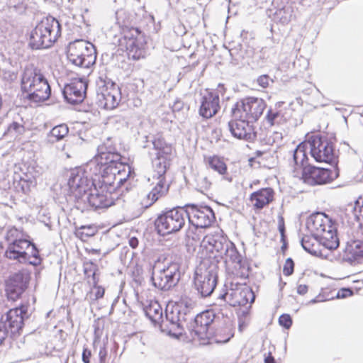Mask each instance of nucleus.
<instances>
[{
    "label": "nucleus",
    "mask_w": 363,
    "mask_h": 363,
    "mask_svg": "<svg viewBox=\"0 0 363 363\" xmlns=\"http://www.w3.org/2000/svg\"><path fill=\"white\" fill-rule=\"evenodd\" d=\"M97 232V228L94 225H82L76 230L75 235L81 240L85 242L95 235Z\"/></svg>",
    "instance_id": "4c0bfd02"
},
{
    "label": "nucleus",
    "mask_w": 363,
    "mask_h": 363,
    "mask_svg": "<svg viewBox=\"0 0 363 363\" xmlns=\"http://www.w3.org/2000/svg\"><path fill=\"white\" fill-rule=\"evenodd\" d=\"M279 230L280 233H281V235H284V223L283 219H281V223H279Z\"/></svg>",
    "instance_id": "13d9d810"
},
{
    "label": "nucleus",
    "mask_w": 363,
    "mask_h": 363,
    "mask_svg": "<svg viewBox=\"0 0 363 363\" xmlns=\"http://www.w3.org/2000/svg\"><path fill=\"white\" fill-rule=\"evenodd\" d=\"M169 334L174 337H179L180 335H182V332H179L177 333H172V332L169 331Z\"/></svg>",
    "instance_id": "bf43d9fd"
},
{
    "label": "nucleus",
    "mask_w": 363,
    "mask_h": 363,
    "mask_svg": "<svg viewBox=\"0 0 363 363\" xmlns=\"http://www.w3.org/2000/svg\"><path fill=\"white\" fill-rule=\"evenodd\" d=\"M187 218L186 206L174 208L160 214L155 220L157 232L162 235H168L180 230Z\"/></svg>",
    "instance_id": "9d476101"
},
{
    "label": "nucleus",
    "mask_w": 363,
    "mask_h": 363,
    "mask_svg": "<svg viewBox=\"0 0 363 363\" xmlns=\"http://www.w3.org/2000/svg\"><path fill=\"white\" fill-rule=\"evenodd\" d=\"M129 59L138 60L145 57V43L142 40L125 47Z\"/></svg>",
    "instance_id": "f704fd0d"
},
{
    "label": "nucleus",
    "mask_w": 363,
    "mask_h": 363,
    "mask_svg": "<svg viewBox=\"0 0 363 363\" xmlns=\"http://www.w3.org/2000/svg\"><path fill=\"white\" fill-rule=\"evenodd\" d=\"M8 242L5 256L9 259L19 262H28L37 266L41 263L39 251L35 245L30 241L21 238V232L16 228H10L5 236Z\"/></svg>",
    "instance_id": "39448f33"
},
{
    "label": "nucleus",
    "mask_w": 363,
    "mask_h": 363,
    "mask_svg": "<svg viewBox=\"0 0 363 363\" xmlns=\"http://www.w3.org/2000/svg\"><path fill=\"white\" fill-rule=\"evenodd\" d=\"M129 245L133 248H136L138 246L139 241L137 238L132 237L129 239Z\"/></svg>",
    "instance_id": "603ef678"
},
{
    "label": "nucleus",
    "mask_w": 363,
    "mask_h": 363,
    "mask_svg": "<svg viewBox=\"0 0 363 363\" xmlns=\"http://www.w3.org/2000/svg\"><path fill=\"white\" fill-rule=\"evenodd\" d=\"M294 167V177H298L308 185L314 186L330 184L339 177V169L323 168L308 164V156L304 146L298 145L294 151L293 155Z\"/></svg>",
    "instance_id": "f03ea898"
},
{
    "label": "nucleus",
    "mask_w": 363,
    "mask_h": 363,
    "mask_svg": "<svg viewBox=\"0 0 363 363\" xmlns=\"http://www.w3.org/2000/svg\"><path fill=\"white\" fill-rule=\"evenodd\" d=\"M247 323L245 320H243L242 318L239 319V330H240V331H242L243 329L247 326Z\"/></svg>",
    "instance_id": "6e6d98bb"
},
{
    "label": "nucleus",
    "mask_w": 363,
    "mask_h": 363,
    "mask_svg": "<svg viewBox=\"0 0 363 363\" xmlns=\"http://www.w3.org/2000/svg\"><path fill=\"white\" fill-rule=\"evenodd\" d=\"M67 58L76 66L89 68L96 62V51L92 43L84 40H76L68 45Z\"/></svg>",
    "instance_id": "1a4fd4ad"
},
{
    "label": "nucleus",
    "mask_w": 363,
    "mask_h": 363,
    "mask_svg": "<svg viewBox=\"0 0 363 363\" xmlns=\"http://www.w3.org/2000/svg\"><path fill=\"white\" fill-rule=\"evenodd\" d=\"M108 355V350L105 345L100 347L99 351V357L100 363H106V357Z\"/></svg>",
    "instance_id": "8fccbe9b"
},
{
    "label": "nucleus",
    "mask_w": 363,
    "mask_h": 363,
    "mask_svg": "<svg viewBox=\"0 0 363 363\" xmlns=\"http://www.w3.org/2000/svg\"><path fill=\"white\" fill-rule=\"evenodd\" d=\"M354 213L357 221L363 222V197L359 196L354 203Z\"/></svg>",
    "instance_id": "a19ab883"
},
{
    "label": "nucleus",
    "mask_w": 363,
    "mask_h": 363,
    "mask_svg": "<svg viewBox=\"0 0 363 363\" xmlns=\"http://www.w3.org/2000/svg\"><path fill=\"white\" fill-rule=\"evenodd\" d=\"M169 186L167 184L166 178L161 177L152 190L140 201L143 208H147L152 206L158 199L164 196L169 191Z\"/></svg>",
    "instance_id": "393cba45"
},
{
    "label": "nucleus",
    "mask_w": 363,
    "mask_h": 363,
    "mask_svg": "<svg viewBox=\"0 0 363 363\" xmlns=\"http://www.w3.org/2000/svg\"><path fill=\"white\" fill-rule=\"evenodd\" d=\"M201 249L206 256L217 262L223 260L225 263H237L240 272L235 273L236 277L242 279L248 278V269L241 265L240 256L235 246L218 233L206 235L201 242Z\"/></svg>",
    "instance_id": "7ed1b4c3"
},
{
    "label": "nucleus",
    "mask_w": 363,
    "mask_h": 363,
    "mask_svg": "<svg viewBox=\"0 0 363 363\" xmlns=\"http://www.w3.org/2000/svg\"><path fill=\"white\" fill-rule=\"evenodd\" d=\"M284 118V114L280 110L275 108H269L266 115V120L270 126H273L279 123Z\"/></svg>",
    "instance_id": "58836bf2"
},
{
    "label": "nucleus",
    "mask_w": 363,
    "mask_h": 363,
    "mask_svg": "<svg viewBox=\"0 0 363 363\" xmlns=\"http://www.w3.org/2000/svg\"><path fill=\"white\" fill-rule=\"evenodd\" d=\"M353 294L354 292L352 288H342L338 291L337 296L338 298H345L351 296Z\"/></svg>",
    "instance_id": "09e8293b"
},
{
    "label": "nucleus",
    "mask_w": 363,
    "mask_h": 363,
    "mask_svg": "<svg viewBox=\"0 0 363 363\" xmlns=\"http://www.w3.org/2000/svg\"><path fill=\"white\" fill-rule=\"evenodd\" d=\"M86 88L87 83L84 79H73L64 88L63 94L65 98L70 104H79L85 98Z\"/></svg>",
    "instance_id": "5701e85b"
},
{
    "label": "nucleus",
    "mask_w": 363,
    "mask_h": 363,
    "mask_svg": "<svg viewBox=\"0 0 363 363\" xmlns=\"http://www.w3.org/2000/svg\"><path fill=\"white\" fill-rule=\"evenodd\" d=\"M215 315L211 311H205L198 314L191 330L192 340L200 345L210 343L209 328L213 323Z\"/></svg>",
    "instance_id": "2eb2a0df"
},
{
    "label": "nucleus",
    "mask_w": 363,
    "mask_h": 363,
    "mask_svg": "<svg viewBox=\"0 0 363 363\" xmlns=\"http://www.w3.org/2000/svg\"><path fill=\"white\" fill-rule=\"evenodd\" d=\"M204 162L209 168L223 176L228 182L232 181L231 177H227L228 167L223 157L216 155L206 156L204 157Z\"/></svg>",
    "instance_id": "c85d7f7f"
},
{
    "label": "nucleus",
    "mask_w": 363,
    "mask_h": 363,
    "mask_svg": "<svg viewBox=\"0 0 363 363\" xmlns=\"http://www.w3.org/2000/svg\"><path fill=\"white\" fill-rule=\"evenodd\" d=\"M26 313V309L23 306L10 309L1 318V330H4L6 337L10 333L15 334L18 333L23 326V316Z\"/></svg>",
    "instance_id": "6ab92c4d"
},
{
    "label": "nucleus",
    "mask_w": 363,
    "mask_h": 363,
    "mask_svg": "<svg viewBox=\"0 0 363 363\" xmlns=\"http://www.w3.org/2000/svg\"><path fill=\"white\" fill-rule=\"evenodd\" d=\"M275 195L273 188H261L250 194L249 205L255 213H259L274 201Z\"/></svg>",
    "instance_id": "aec40b11"
},
{
    "label": "nucleus",
    "mask_w": 363,
    "mask_h": 363,
    "mask_svg": "<svg viewBox=\"0 0 363 363\" xmlns=\"http://www.w3.org/2000/svg\"><path fill=\"white\" fill-rule=\"evenodd\" d=\"M301 245L303 249L310 254L316 257H323L325 256L321 246L323 247L318 238L311 234L305 235L301 240Z\"/></svg>",
    "instance_id": "c756f323"
},
{
    "label": "nucleus",
    "mask_w": 363,
    "mask_h": 363,
    "mask_svg": "<svg viewBox=\"0 0 363 363\" xmlns=\"http://www.w3.org/2000/svg\"><path fill=\"white\" fill-rule=\"evenodd\" d=\"M170 161L171 157L156 156L153 161V169L158 179L165 177L164 175L170 167Z\"/></svg>",
    "instance_id": "72a5a7b5"
},
{
    "label": "nucleus",
    "mask_w": 363,
    "mask_h": 363,
    "mask_svg": "<svg viewBox=\"0 0 363 363\" xmlns=\"http://www.w3.org/2000/svg\"><path fill=\"white\" fill-rule=\"evenodd\" d=\"M292 318L289 314H282L279 318V323L286 329H289L292 325Z\"/></svg>",
    "instance_id": "c03bdc74"
},
{
    "label": "nucleus",
    "mask_w": 363,
    "mask_h": 363,
    "mask_svg": "<svg viewBox=\"0 0 363 363\" xmlns=\"http://www.w3.org/2000/svg\"><path fill=\"white\" fill-rule=\"evenodd\" d=\"M226 291L219 298L233 307L246 306L254 302L255 296L246 284H239L235 280L225 285Z\"/></svg>",
    "instance_id": "f8f14e48"
},
{
    "label": "nucleus",
    "mask_w": 363,
    "mask_h": 363,
    "mask_svg": "<svg viewBox=\"0 0 363 363\" xmlns=\"http://www.w3.org/2000/svg\"><path fill=\"white\" fill-rule=\"evenodd\" d=\"M178 274L177 264L171 263L167 267L153 273L152 278L153 284L158 289L167 290L174 285Z\"/></svg>",
    "instance_id": "412c9836"
},
{
    "label": "nucleus",
    "mask_w": 363,
    "mask_h": 363,
    "mask_svg": "<svg viewBox=\"0 0 363 363\" xmlns=\"http://www.w3.org/2000/svg\"><path fill=\"white\" fill-rule=\"evenodd\" d=\"M97 89L99 106L106 110H113L121 101L119 86L111 79H100Z\"/></svg>",
    "instance_id": "ddd939ff"
},
{
    "label": "nucleus",
    "mask_w": 363,
    "mask_h": 363,
    "mask_svg": "<svg viewBox=\"0 0 363 363\" xmlns=\"http://www.w3.org/2000/svg\"><path fill=\"white\" fill-rule=\"evenodd\" d=\"M264 363H275L274 358L271 354H269L265 358Z\"/></svg>",
    "instance_id": "4d7b16f0"
},
{
    "label": "nucleus",
    "mask_w": 363,
    "mask_h": 363,
    "mask_svg": "<svg viewBox=\"0 0 363 363\" xmlns=\"http://www.w3.org/2000/svg\"><path fill=\"white\" fill-rule=\"evenodd\" d=\"M30 274L19 271L8 277L5 281V293L7 298L13 301L19 299L28 286Z\"/></svg>",
    "instance_id": "dca6fc26"
},
{
    "label": "nucleus",
    "mask_w": 363,
    "mask_h": 363,
    "mask_svg": "<svg viewBox=\"0 0 363 363\" xmlns=\"http://www.w3.org/2000/svg\"><path fill=\"white\" fill-rule=\"evenodd\" d=\"M351 288L353 290L354 294L363 296V280L354 281Z\"/></svg>",
    "instance_id": "49530a36"
},
{
    "label": "nucleus",
    "mask_w": 363,
    "mask_h": 363,
    "mask_svg": "<svg viewBox=\"0 0 363 363\" xmlns=\"http://www.w3.org/2000/svg\"><path fill=\"white\" fill-rule=\"evenodd\" d=\"M86 252L89 255H100L101 254V250L100 249H88L86 248Z\"/></svg>",
    "instance_id": "5fc2aeb1"
},
{
    "label": "nucleus",
    "mask_w": 363,
    "mask_h": 363,
    "mask_svg": "<svg viewBox=\"0 0 363 363\" xmlns=\"http://www.w3.org/2000/svg\"><path fill=\"white\" fill-rule=\"evenodd\" d=\"M144 310L146 315L155 325H160L162 321V308L157 301H150V303L145 306Z\"/></svg>",
    "instance_id": "7c9ffc66"
},
{
    "label": "nucleus",
    "mask_w": 363,
    "mask_h": 363,
    "mask_svg": "<svg viewBox=\"0 0 363 363\" xmlns=\"http://www.w3.org/2000/svg\"><path fill=\"white\" fill-rule=\"evenodd\" d=\"M220 108V99L217 92L208 91L201 98L199 115L208 119L217 114Z\"/></svg>",
    "instance_id": "b1692460"
},
{
    "label": "nucleus",
    "mask_w": 363,
    "mask_h": 363,
    "mask_svg": "<svg viewBox=\"0 0 363 363\" xmlns=\"http://www.w3.org/2000/svg\"><path fill=\"white\" fill-rule=\"evenodd\" d=\"M308 291L307 286L304 284H301L297 287V292L299 294L303 295Z\"/></svg>",
    "instance_id": "864d4df0"
},
{
    "label": "nucleus",
    "mask_w": 363,
    "mask_h": 363,
    "mask_svg": "<svg viewBox=\"0 0 363 363\" xmlns=\"http://www.w3.org/2000/svg\"><path fill=\"white\" fill-rule=\"evenodd\" d=\"M93 286L86 294V298L89 300L90 303H93L99 299L102 298L105 294V288L99 285V278L94 271L92 274Z\"/></svg>",
    "instance_id": "473e14b6"
},
{
    "label": "nucleus",
    "mask_w": 363,
    "mask_h": 363,
    "mask_svg": "<svg viewBox=\"0 0 363 363\" xmlns=\"http://www.w3.org/2000/svg\"><path fill=\"white\" fill-rule=\"evenodd\" d=\"M91 162L95 164L99 172L92 179V184L96 186H104L115 191L128 177L121 154L104 151V147L98 149V152Z\"/></svg>",
    "instance_id": "f257e3e1"
},
{
    "label": "nucleus",
    "mask_w": 363,
    "mask_h": 363,
    "mask_svg": "<svg viewBox=\"0 0 363 363\" xmlns=\"http://www.w3.org/2000/svg\"><path fill=\"white\" fill-rule=\"evenodd\" d=\"M202 232L201 228L195 227V230H190L188 233V238H191L193 240L198 242L201 240Z\"/></svg>",
    "instance_id": "de8ad7c7"
},
{
    "label": "nucleus",
    "mask_w": 363,
    "mask_h": 363,
    "mask_svg": "<svg viewBox=\"0 0 363 363\" xmlns=\"http://www.w3.org/2000/svg\"><path fill=\"white\" fill-rule=\"evenodd\" d=\"M187 218L197 228H206L211 225L216 217L213 210L206 206L186 205Z\"/></svg>",
    "instance_id": "f3484780"
},
{
    "label": "nucleus",
    "mask_w": 363,
    "mask_h": 363,
    "mask_svg": "<svg viewBox=\"0 0 363 363\" xmlns=\"http://www.w3.org/2000/svg\"><path fill=\"white\" fill-rule=\"evenodd\" d=\"M233 336L231 330L224 328L217 330L215 335L216 342L224 343L228 342Z\"/></svg>",
    "instance_id": "ea45409f"
},
{
    "label": "nucleus",
    "mask_w": 363,
    "mask_h": 363,
    "mask_svg": "<svg viewBox=\"0 0 363 363\" xmlns=\"http://www.w3.org/2000/svg\"><path fill=\"white\" fill-rule=\"evenodd\" d=\"M69 133V128L66 124L55 126L48 134V140L50 143H57L62 140Z\"/></svg>",
    "instance_id": "c9c22d12"
},
{
    "label": "nucleus",
    "mask_w": 363,
    "mask_h": 363,
    "mask_svg": "<svg viewBox=\"0 0 363 363\" xmlns=\"http://www.w3.org/2000/svg\"><path fill=\"white\" fill-rule=\"evenodd\" d=\"M61 35V26L52 16L43 18L31 30L29 44L33 49L52 46Z\"/></svg>",
    "instance_id": "6e6552de"
},
{
    "label": "nucleus",
    "mask_w": 363,
    "mask_h": 363,
    "mask_svg": "<svg viewBox=\"0 0 363 363\" xmlns=\"http://www.w3.org/2000/svg\"><path fill=\"white\" fill-rule=\"evenodd\" d=\"M306 228L308 232L328 250H335L339 246V238L335 223L324 213L311 214L306 220Z\"/></svg>",
    "instance_id": "423d86ee"
},
{
    "label": "nucleus",
    "mask_w": 363,
    "mask_h": 363,
    "mask_svg": "<svg viewBox=\"0 0 363 363\" xmlns=\"http://www.w3.org/2000/svg\"><path fill=\"white\" fill-rule=\"evenodd\" d=\"M253 123L245 118H234L229 123L230 130L235 138L253 141L257 137Z\"/></svg>",
    "instance_id": "4be33fe9"
},
{
    "label": "nucleus",
    "mask_w": 363,
    "mask_h": 363,
    "mask_svg": "<svg viewBox=\"0 0 363 363\" xmlns=\"http://www.w3.org/2000/svg\"><path fill=\"white\" fill-rule=\"evenodd\" d=\"M154 149L157 151L156 156L171 157L173 152V147L167 143L164 138L160 135L154 138L152 141Z\"/></svg>",
    "instance_id": "2f4dec72"
},
{
    "label": "nucleus",
    "mask_w": 363,
    "mask_h": 363,
    "mask_svg": "<svg viewBox=\"0 0 363 363\" xmlns=\"http://www.w3.org/2000/svg\"><path fill=\"white\" fill-rule=\"evenodd\" d=\"M91 357V352L86 347L83 349L82 352V361L84 363H90V358Z\"/></svg>",
    "instance_id": "3c124183"
},
{
    "label": "nucleus",
    "mask_w": 363,
    "mask_h": 363,
    "mask_svg": "<svg viewBox=\"0 0 363 363\" xmlns=\"http://www.w3.org/2000/svg\"><path fill=\"white\" fill-rule=\"evenodd\" d=\"M195 284L197 290L202 296H208L213 291L216 286V279L215 276L210 272H206L203 274H196Z\"/></svg>",
    "instance_id": "bb28decb"
},
{
    "label": "nucleus",
    "mask_w": 363,
    "mask_h": 363,
    "mask_svg": "<svg viewBox=\"0 0 363 363\" xmlns=\"http://www.w3.org/2000/svg\"><path fill=\"white\" fill-rule=\"evenodd\" d=\"M294 262L291 258L286 259L283 267V274L284 276H290L294 273Z\"/></svg>",
    "instance_id": "a18cd8bd"
},
{
    "label": "nucleus",
    "mask_w": 363,
    "mask_h": 363,
    "mask_svg": "<svg viewBox=\"0 0 363 363\" xmlns=\"http://www.w3.org/2000/svg\"><path fill=\"white\" fill-rule=\"evenodd\" d=\"M21 91L31 103H42L50 97L51 88L40 69L33 65L26 67L21 78Z\"/></svg>",
    "instance_id": "20e7f679"
},
{
    "label": "nucleus",
    "mask_w": 363,
    "mask_h": 363,
    "mask_svg": "<svg viewBox=\"0 0 363 363\" xmlns=\"http://www.w3.org/2000/svg\"><path fill=\"white\" fill-rule=\"evenodd\" d=\"M304 146L308 145L311 157L320 163L335 164L338 162V154L334 144L320 132L313 131L306 134V140L301 143Z\"/></svg>",
    "instance_id": "0eeeda50"
},
{
    "label": "nucleus",
    "mask_w": 363,
    "mask_h": 363,
    "mask_svg": "<svg viewBox=\"0 0 363 363\" xmlns=\"http://www.w3.org/2000/svg\"><path fill=\"white\" fill-rule=\"evenodd\" d=\"M198 186L203 190H208L212 185L211 180L206 176L200 177L197 179Z\"/></svg>",
    "instance_id": "79ce46f5"
},
{
    "label": "nucleus",
    "mask_w": 363,
    "mask_h": 363,
    "mask_svg": "<svg viewBox=\"0 0 363 363\" xmlns=\"http://www.w3.org/2000/svg\"><path fill=\"white\" fill-rule=\"evenodd\" d=\"M344 259L351 264H357L363 262V240H353L345 247Z\"/></svg>",
    "instance_id": "a878e982"
},
{
    "label": "nucleus",
    "mask_w": 363,
    "mask_h": 363,
    "mask_svg": "<svg viewBox=\"0 0 363 363\" xmlns=\"http://www.w3.org/2000/svg\"><path fill=\"white\" fill-rule=\"evenodd\" d=\"M266 106V102L262 99L247 96L235 104L232 109L233 116L256 122L262 115Z\"/></svg>",
    "instance_id": "9b49d317"
},
{
    "label": "nucleus",
    "mask_w": 363,
    "mask_h": 363,
    "mask_svg": "<svg viewBox=\"0 0 363 363\" xmlns=\"http://www.w3.org/2000/svg\"><path fill=\"white\" fill-rule=\"evenodd\" d=\"M68 186L70 194L77 201L84 200L92 186V182H91L89 174L84 167H77L71 170Z\"/></svg>",
    "instance_id": "4468645a"
},
{
    "label": "nucleus",
    "mask_w": 363,
    "mask_h": 363,
    "mask_svg": "<svg viewBox=\"0 0 363 363\" xmlns=\"http://www.w3.org/2000/svg\"><path fill=\"white\" fill-rule=\"evenodd\" d=\"M114 191H111L104 186H96L93 185L88 191L82 202H87L94 208H108L114 203L113 194Z\"/></svg>",
    "instance_id": "a211bd4d"
},
{
    "label": "nucleus",
    "mask_w": 363,
    "mask_h": 363,
    "mask_svg": "<svg viewBox=\"0 0 363 363\" xmlns=\"http://www.w3.org/2000/svg\"><path fill=\"white\" fill-rule=\"evenodd\" d=\"M273 82V79L267 74L260 75L257 79V84L263 89L268 88Z\"/></svg>",
    "instance_id": "37998d69"
},
{
    "label": "nucleus",
    "mask_w": 363,
    "mask_h": 363,
    "mask_svg": "<svg viewBox=\"0 0 363 363\" xmlns=\"http://www.w3.org/2000/svg\"><path fill=\"white\" fill-rule=\"evenodd\" d=\"M183 302L169 303L166 307V316L173 323L180 320V308Z\"/></svg>",
    "instance_id": "e433bc0d"
},
{
    "label": "nucleus",
    "mask_w": 363,
    "mask_h": 363,
    "mask_svg": "<svg viewBox=\"0 0 363 363\" xmlns=\"http://www.w3.org/2000/svg\"><path fill=\"white\" fill-rule=\"evenodd\" d=\"M120 30L121 38L119 43L121 46L125 47L143 40L142 31L138 28L123 25Z\"/></svg>",
    "instance_id": "cd10ccee"
}]
</instances>
